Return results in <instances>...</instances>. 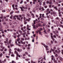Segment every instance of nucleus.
Here are the masks:
<instances>
[{
  "mask_svg": "<svg viewBox=\"0 0 63 63\" xmlns=\"http://www.w3.org/2000/svg\"><path fill=\"white\" fill-rule=\"evenodd\" d=\"M47 18H50V17H51V16H47Z\"/></svg>",
  "mask_w": 63,
  "mask_h": 63,
  "instance_id": "4be33fe9",
  "label": "nucleus"
},
{
  "mask_svg": "<svg viewBox=\"0 0 63 63\" xmlns=\"http://www.w3.org/2000/svg\"><path fill=\"white\" fill-rule=\"evenodd\" d=\"M24 21H27V19L25 18V17H24Z\"/></svg>",
  "mask_w": 63,
  "mask_h": 63,
  "instance_id": "ddd939ff",
  "label": "nucleus"
},
{
  "mask_svg": "<svg viewBox=\"0 0 63 63\" xmlns=\"http://www.w3.org/2000/svg\"><path fill=\"white\" fill-rule=\"evenodd\" d=\"M20 39L19 38L17 39V42H18V43L19 44H20V42H19V41H20Z\"/></svg>",
  "mask_w": 63,
  "mask_h": 63,
  "instance_id": "1a4fd4ad",
  "label": "nucleus"
},
{
  "mask_svg": "<svg viewBox=\"0 0 63 63\" xmlns=\"http://www.w3.org/2000/svg\"><path fill=\"white\" fill-rule=\"evenodd\" d=\"M30 20V18H29V19H27L28 21H29Z\"/></svg>",
  "mask_w": 63,
  "mask_h": 63,
  "instance_id": "8fccbe9b",
  "label": "nucleus"
},
{
  "mask_svg": "<svg viewBox=\"0 0 63 63\" xmlns=\"http://www.w3.org/2000/svg\"><path fill=\"white\" fill-rule=\"evenodd\" d=\"M62 54H63V50H62Z\"/></svg>",
  "mask_w": 63,
  "mask_h": 63,
  "instance_id": "338daca9",
  "label": "nucleus"
},
{
  "mask_svg": "<svg viewBox=\"0 0 63 63\" xmlns=\"http://www.w3.org/2000/svg\"><path fill=\"white\" fill-rule=\"evenodd\" d=\"M35 22H33V24L32 25V26H34L35 25Z\"/></svg>",
  "mask_w": 63,
  "mask_h": 63,
  "instance_id": "3c124183",
  "label": "nucleus"
},
{
  "mask_svg": "<svg viewBox=\"0 0 63 63\" xmlns=\"http://www.w3.org/2000/svg\"><path fill=\"white\" fill-rule=\"evenodd\" d=\"M12 7L13 8V10H15V8L14 7H15V6L14 5H12Z\"/></svg>",
  "mask_w": 63,
  "mask_h": 63,
  "instance_id": "5701e85b",
  "label": "nucleus"
},
{
  "mask_svg": "<svg viewBox=\"0 0 63 63\" xmlns=\"http://www.w3.org/2000/svg\"><path fill=\"white\" fill-rule=\"evenodd\" d=\"M2 12H6V11H5V10H2Z\"/></svg>",
  "mask_w": 63,
  "mask_h": 63,
  "instance_id": "49530a36",
  "label": "nucleus"
},
{
  "mask_svg": "<svg viewBox=\"0 0 63 63\" xmlns=\"http://www.w3.org/2000/svg\"><path fill=\"white\" fill-rule=\"evenodd\" d=\"M49 1L47 0L46 2V3H47V4H48V3H49Z\"/></svg>",
  "mask_w": 63,
  "mask_h": 63,
  "instance_id": "e433bc0d",
  "label": "nucleus"
},
{
  "mask_svg": "<svg viewBox=\"0 0 63 63\" xmlns=\"http://www.w3.org/2000/svg\"><path fill=\"white\" fill-rule=\"evenodd\" d=\"M9 53H11V51H12V50L10 48L9 50Z\"/></svg>",
  "mask_w": 63,
  "mask_h": 63,
  "instance_id": "aec40b11",
  "label": "nucleus"
},
{
  "mask_svg": "<svg viewBox=\"0 0 63 63\" xmlns=\"http://www.w3.org/2000/svg\"><path fill=\"white\" fill-rule=\"evenodd\" d=\"M46 25V24H43V26H45Z\"/></svg>",
  "mask_w": 63,
  "mask_h": 63,
  "instance_id": "4d7b16f0",
  "label": "nucleus"
},
{
  "mask_svg": "<svg viewBox=\"0 0 63 63\" xmlns=\"http://www.w3.org/2000/svg\"><path fill=\"white\" fill-rule=\"evenodd\" d=\"M26 16H28V17H29L30 16V15H29V14L28 13H26Z\"/></svg>",
  "mask_w": 63,
  "mask_h": 63,
  "instance_id": "9d476101",
  "label": "nucleus"
},
{
  "mask_svg": "<svg viewBox=\"0 0 63 63\" xmlns=\"http://www.w3.org/2000/svg\"><path fill=\"white\" fill-rule=\"evenodd\" d=\"M31 16H32V17H33V18H34L35 17L34 14H31Z\"/></svg>",
  "mask_w": 63,
  "mask_h": 63,
  "instance_id": "4468645a",
  "label": "nucleus"
},
{
  "mask_svg": "<svg viewBox=\"0 0 63 63\" xmlns=\"http://www.w3.org/2000/svg\"><path fill=\"white\" fill-rule=\"evenodd\" d=\"M53 37H54V38H56V36H55V35H53Z\"/></svg>",
  "mask_w": 63,
  "mask_h": 63,
  "instance_id": "e2e57ef3",
  "label": "nucleus"
},
{
  "mask_svg": "<svg viewBox=\"0 0 63 63\" xmlns=\"http://www.w3.org/2000/svg\"><path fill=\"white\" fill-rule=\"evenodd\" d=\"M33 37H36V34H33Z\"/></svg>",
  "mask_w": 63,
  "mask_h": 63,
  "instance_id": "052dcab7",
  "label": "nucleus"
},
{
  "mask_svg": "<svg viewBox=\"0 0 63 63\" xmlns=\"http://www.w3.org/2000/svg\"><path fill=\"white\" fill-rule=\"evenodd\" d=\"M14 53H15L16 55V56H18V52L16 51H15L14 52Z\"/></svg>",
  "mask_w": 63,
  "mask_h": 63,
  "instance_id": "423d86ee",
  "label": "nucleus"
},
{
  "mask_svg": "<svg viewBox=\"0 0 63 63\" xmlns=\"http://www.w3.org/2000/svg\"><path fill=\"white\" fill-rule=\"evenodd\" d=\"M27 49L28 50H29V49H30V47H27Z\"/></svg>",
  "mask_w": 63,
  "mask_h": 63,
  "instance_id": "f704fd0d",
  "label": "nucleus"
},
{
  "mask_svg": "<svg viewBox=\"0 0 63 63\" xmlns=\"http://www.w3.org/2000/svg\"><path fill=\"white\" fill-rule=\"evenodd\" d=\"M42 17H43V18H44V14H42Z\"/></svg>",
  "mask_w": 63,
  "mask_h": 63,
  "instance_id": "2f4dec72",
  "label": "nucleus"
},
{
  "mask_svg": "<svg viewBox=\"0 0 63 63\" xmlns=\"http://www.w3.org/2000/svg\"><path fill=\"white\" fill-rule=\"evenodd\" d=\"M6 23L5 22H3V24L4 25H5V24H6Z\"/></svg>",
  "mask_w": 63,
  "mask_h": 63,
  "instance_id": "6e6d98bb",
  "label": "nucleus"
},
{
  "mask_svg": "<svg viewBox=\"0 0 63 63\" xmlns=\"http://www.w3.org/2000/svg\"><path fill=\"white\" fill-rule=\"evenodd\" d=\"M27 34H28V35H29L30 34V33L29 32V31H27Z\"/></svg>",
  "mask_w": 63,
  "mask_h": 63,
  "instance_id": "c756f323",
  "label": "nucleus"
},
{
  "mask_svg": "<svg viewBox=\"0 0 63 63\" xmlns=\"http://www.w3.org/2000/svg\"><path fill=\"white\" fill-rule=\"evenodd\" d=\"M58 30H59V31H61V29H60V28H58Z\"/></svg>",
  "mask_w": 63,
  "mask_h": 63,
  "instance_id": "79ce46f5",
  "label": "nucleus"
},
{
  "mask_svg": "<svg viewBox=\"0 0 63 63\" xmlns=\"http://www.w3.org/2000/svg\"><path fill=\"white\" fill-rule=\"evenodd\" d=\"M3 54L2 53H1L0 54V57H1V56H2Z\"/></svg>",
  "mask_w": 63,
  "mask_h": 63,
  "instance_id": "a18cd8bd",
  "label": "nucleus"
},
{
  "mask_svg": "<svg viewBox=\"0 0 63 63\" xmlns=\"http://www.w3.org/2000/svg\"><path fill=\"white\" fill-rule=\"evenodd\" d=\"M43 6H45L46 5V2L44 1L43 2Z\"/></svg>",
  "mask_w": 63,
  "mask_h": 63,
  "instance_id": "f3484780",
  "label": "nucleus"
},
{
  "mask_svg": "<svg viewBox=\"0 0 63 63\" xmlns=\"http://www.w3.org/2000/svg\"><path fill=\"white\" fill-rule=\"evenodd\" d=\"M19 8L21 9L22 11H23V9L22 7H20Z\"/></svg>",
  "mask_w": 63,
  "mask_h": 63,
  "instance_id": "2eb2a0df",
  "label": "nucleus"
},
{
  "mask_svg": "<svg viewBox=\"0 0 63 63\" xmlns=\"http://www.w3.org/2000/svg\"><path fill=\"white\" fill-rule=\"evenodd\" d=\"M26 31H27V30H24L23 32H25Z\"/></svg>",
  "mask_w": 63,
  "mask_h": 63,
  "instance_id": "603ef678",
  "label": "nucleus"
},
{
  "mask_svg": "<svg viewBox=\"0 0 63 63\" xmlns=\"http://www.w3.org/2000/svg\"><path fill=\"white\" fill-rule=\"evenodd\" d=\"M38 0V2H39L40 3V2H42V0Z\"/></svg>",
  "mask_w": 63,
  "mask_h": 63,
  "instance_id": "473e14b6",
  "label": "nucleus"
},
{
  "mask_svg": "<svg viewBox=\"0 0 63 63\" xmlns=\"http://www.w3.org/2000/svg\"><path fill=\"white\" fill-rule=\"evenodd\" d=\"M3 31V30L2 29V28H0V31H2L1 32L2 33H4V32Z\"/></svg>",
  "mask_w": 63,
  "mask_h": 63,
  "instance_id": "7ed1b4c3",
  "label": "nucleus"
},
{
  "mask_svg": "<svg viewBox=\"0 0 63 63\" xmlns=\"http://www.w3.org/2000/svg\"><path fill=\"white\" fill-rule=\"evenodd\" d=\"M20 42H21V44H25L26 43V42H22L21 40H20Z\"/></svg>",
  "mask_w": 63,
  "mask_h": 63,
  "instance_id": "9b49d317",
  "label": "nucleus"
},
{
  "mask_svg": "<svg viewBox=\"0 0 63 63\" xmlns=\"http://www.w3.org/2000/svg\"><path fill=\"white\" fill-rule=\"evenodd\" d=\"M14 19H16V17H17V15H15L13 16Z\"/></svg>",
  "mask_w": 63,
  "mask_h": 63,
  "instance_id": "6e6552de",
  "label": "nucleus"
},
{
  "mask_svg": "<svg viewBox=\"0 0 63 63\" xmlns=\"http://www.w3.org/2000/svg\"><path fill=\"white\" fill-rule=\"evenodd\" d=\"M43 61H44V59H42L41 60V62H43Z\"/></svg>",
  "mask_w": 63,
  "mask_h": 63,
  "instance_id": "58836bf2",
  "label": "nucleus"
},
{
  "mask_svg": "<svg viewBox=\"0 0 63 63\" xmlns=\"http://www.w3.org/2000/svg\"><path fill=\"white\" fill-rule=\"evenodd\" d=\"M4 43L5 44V46H7V42H6V41H5L4 42Z\"/></svg>",
  "mask_w": 63,
  "mask_h": 63,
  "instance_id": "b1692460",
  "label": "nucleus"
},
{
  "mask_svg": "<svg viewBox=\"0 0 63 63\" xmlns=\"http://www.w3.org/2000/svg\"><path fill=\"white\" fill-rule=\"evenodd\" d=\"M7 49L6 48H5L4 50V51H7Z\"/></svg>",
  "mask_w": 63,
  "mask_h": 63,
  "instance_id": "0e129e2a",
  "label": "nucleus"
},
{
  "mask_svg": "<svg viewBox=\"0 0 63 63\" xmlns=\"http://www.w3.org/2000/svg\"><path fill=\"white\" fill-rule=\"evenodd\" d=\"M6 41H8V38H6Z\"/></svg>",
  "mask_w": 63,
  "mask_h": 63,
  "instance_id": "5fc2aeb1",
  "label": "nucleus"
},
{
  "mask_svg": "<svg viewBox=\"0 0 63 63\" xmlns=\"http://www.w3.org/2000/svg\"><path fill=\"white\" fill-rule=\"evenodd\" d=\"M38 32H40L41 30H43V29L40 28L38 29Z\"/></svg>",
  "mask_w": 63,
  "mask_h": 63,
  "instance_id": "0eeeda50",
  "label": "nucleus"
},
{
  "mask_svg": "<svg viewBox=\"0 0 63 63\" xmlns=\"http://www.w3.org/2000/svg\"><path fill=\"white\" fill-rule=\"evenodd\" d=\"M30 9H31L30 8H28V10H29H29H30Z\"/></svg>",
  "mask_w": 63,
  "mask_h": 63,
  "instance_id": "69168bd1",
  "label": "nucleus"
},
{
  "mask_svg": "<svg viewBox=\"0 0 63 63\" xmlns=\"http://www.w3.org/2000/svg\"><path fill=\"white\" fill-rule=\"evenodd\" d=\"M16 59L17 60H18V57H16Z\"/></svg>",
  "mask_w": 63,
  "mask_h": 63,
  "instance_id": "09e8293b",
  "label": "nucleus"
},
{
  "mask_svg": "<svg viewBox=\"0 0 63 63\" xmlns=\"http://www.w3.org/2000/svg\"><path fill=\"white\" fill-rule=\"evenodd\" d=\"M46 48H48V46L46 45V46L45 47Z\"/></svg>",
  "mask_w": 63,
  "mask_h": 63,
  "instance_id": "c85d7f7f",
  "label": "nucleus"
},
{
  "mask_svg": "<svg viewBox=\"0 0 63 63\" xmlns=\"http://www.w3.org/2000/svg\"><path fill=\"white\" fill-rule=\"evenodd\" d=\"M4 31L5 32H7V31L6 30H4Z\"/></svg>",
  "mask_w": 63,
  "mask_h": 63,
  "instance_id": "774afa93",
  "label": "nucleus"
},
{
  "mask_svg": "<svg viewBox=\"0 0 63 63\" xmlns=\"http://www.w3.org/2000/svg\"><path fill=\"white\" fill-rule=\"evenodd\" d=\"M41 20H44V19L43 18H41Z\"/></svg>",
  "mask_w": 63,
  "mask_h": 63,
  "instance_id": "37998d69",
  "label": "nucleus"
},
{
  "mask_svg": "<svg viewBox=\"0 0 63 63\" xmlns=\"http://www.w3.org/2000/svg\"><path fill=\"white\" fill-rule=\"evenodd\" d=\"M21 15L19 16H17V19L18 20H21V21H22V20L21 19H23V17H21Z\"/></svg>",
  "mask_w": 63,
  "mask_h": 63,
  "instance_id": "f257e3e1",
  "label": "nucleus"
},
{
  "mask_svg": "<svg viewBox=\"0 0 63 63\" xmlns=\"http://www.w3.org/2000/svg\"><path fill=\"white\" fill-rule=\"evenodd\" d=\"M49 11V9H47L46 10L47 12H48Z\"/></svg>",
  "mask_w": 63,
  "mask_h": 63,
  "instance_id": "c03bdc74",
  "label": "nucleus"
},
{
  "mask_svg": "<svg viewBox=\"0 0 63 63\" xmlns=\"http://www.w3.org/2000/svg\"><path fill=\"white\" fill-rule=\"evenodd\" d=\"M11 41H12V40H11V39H10L9 40V41L8 42V43H9V44H11Z\"/></svg>",
  "mask_w": 63,
  "mask_h": 63,
  "instance_id": "a211bd4d",
  "label": "nucleus"
},
{
  "mask_svg": "<svg viewBox=\"0 0 63 63\" xmlns=\"http://www.w3.org/2000/svg\"><path fill=\"white\" fill-rule=\"evenodd\" d=\"M17 51H18V52H21L22 51V49H19L18 48L17 49Z\"/></svg>",
  "mask_w": 63,
  "mask_h": 63,
  "instance_id": "39448f33",
  "label": "nucleus"
},
{
  "mask_svg": "<svg viewBox=\"0 0 63 63\" xmlns=\"http://www.w3.org/2000/svg\"><path fill=\"white\" fill-rule=\"evenodd\" d=\"M50 35H51V39H53V41H54V39H53V36H52V33H50Z\"/></svg>",
  "mask_w": 63,
  "mask_h": 63,
  "instance_id": "20e7f679",
  "label": "nucleus"
},
{
  "mask_svg": "<svg viewBox=\"0 0 63 63\" xmlns=\"http://www.w3.org/2000/svg\"><path fill=\"white\" fill-rule=\"evenodd\" d=\"M27 30H31V29L29 28V27H30V26H29L28 25H27Z\"/></svg>",
  "mask_w": 63,
  "mask_h": 63,
  "instance_id": "f03ea898",
  "label": "nucleus"
},
{
  "mask_svg": "<svg viewBox=\"0 0 63 63\" xmlns=\"http://www.w3.org/2000/svg\"><path fill=\"white\" fill-rule=\"evenodd\" d=\"M53 49L54 50H55V49H56V47H54L53 48Z\"/></svg>",
  "mask_w": 63,
  "mask_h": 63,
  "instance_id": "c9c22d12",
  "label": "nucleus"
},
{
  "mask_svg": "<svg viewBox=\"0 0 63 63\" xmlns=\"http://www.w3.org/2000/svg\"><path fill=\"white\" fill-rule=\"evenodd\" d=\"M6 57H7V58H9L10 57V56H6Z\"/></svg>",
  "mask_w": 63,
  "mask_h": 63,
  "instance_id": "864d4df0",
  "label": "nucleus"
},
{
  "mask_svg": "<svg viewBox=\"0 0 63 63\" xmlns=\"http://www.w3.org/2000/svg\"><path fill=\"white\" fill-rule=\"evenodd\" d=\"M59 58L61 60H63V58L61 57V56H59Z\"/></svg>",
  "mask_w": 63,
  "mask_h": 63,
  "instance_id": "f8f14e48",
  "label": "nucleus"
},
{
  "mask_svg": "<svg viewBox=\"0 0 63 63\" xmlns=\"http://www.w3.org/2000/svg\"><path fill=\"white\" fill-rule=\"evenodd\" d=\"M25 60H26V61H29V60H30V59H25Z\"/></svg>",
  "mask_w": 63,
  "mask_h": 63,
  "instance_id": "a878e982",
  "label": "nucleus"
},
{
  "mask_svg": "<svg viewBox=\"0 0 63 63\" xmlns=\"http://www.w3.org/2000/svg\"><path fill=\"white\" fill-rule=\"evenodd\" d=\"M37 1H33V4H35V2H36Z\"/></svg>",
  "mask_w": 63,
  "mask_h": 63,
  "instance_id": "cd10ccee",
  "label": "nucleus"
},
{
  "mask_svg": "<svg viewBox=\"0 0 63 63\" xmlns=\"http://www.w3.org/2000/svg\"><path fill=\"white\" fill-rule=\"evenodd\" d=\"M22 35H23V37H25V33H23L22 34Z\"/></svg>",
  "mask_w": 63,
  "mask_h": 63,
  "instance_id": "6ab92c4d",
  "label": "nucleus"
},
{
  "mask_svg": "<svg viewBox=\"0 0 63 63\" xmlns=\"http://www.w3.org/2000/svg\"><path fill=\"white\" fill-rule=\"evenodd\" d=\"M54 9H55V10H56V11H57V10H58V9L57 8V7L55 6L54 7Z\"/></svg>",
  "mask_w": 63,
  "mask_h": 63,
  "instance_id": "dca6fc26",
  "label": "nucleus"
},
{
  "mask_svg": "<svg viewBox=\"0 0 63 63\" xmlns=\"http://www.w3.org/2000/svg\"><path fill=\"white\" fill-rule=\"evenodd\" d=\"M47 26V27H50V26L49 25H46Z\"/></svg>",
  "mask_w": 63,
  "mask_h": 63,
  "instance_id": "ea45409f",
  "label": "nucleus"
},
{
  "mask_svg": "<svg viewBox=\"0 0 63 63\" xmlns=\"http://www.w3.org/2000/svg\"><path fill=\"white\" fill-rule=\"evenodd\" d=\"M11 56H12V57H14V56H15V55H14V54H12L11 55Z\"/></svg>",
  "mask_w": 63,
  "mask_h": 63,
  "instance_id": "4c0bfd02",
  "label": "nucleus"
},
{
  "mask_svg": "<svg viewBox=\"0 0 63 63\" xmlns=\"http://www.w3.org/2000/svg\"><path fill=\"white\" fill-rule=\"evenodd\" d=\"M25 54H26L27 55H28V53L27 52H25Z\"/></svg>",
  "mask_w": 63,
  "mask_h": 63,
  "instance_id": "bb28decb",
  "label": "nucleus"
},
{
  "mask_svg": "<svg viewBox=\"0 0 63 63\" xmlns=\"http://www.w3.org/2000/svg\"><path fill=\"white\" fill-rule=\"evenodd\" d=\"M52 14H54V15H55V14H56V13L55 12H53V13H52Z\"/></svg>",
  "mask_w": 63,
  "mask_h": 63,
  "instance_id": "72a5a7b5",
  "label": "nucleus"
},
{
  "mask_svg": "<svg viewBox=\"0 0 63 63\" xmlns=\"http://www.w3.org/2000/svg\"><path fill=\"white\" fill-rule=\"evenodd\" d=\"M55 52L56 53H58V51H57V50H55Z\"/></svg>",
  "mask_w": 63,
  "mask_h": 63,
  "instance_id": "7c9ffc66",
  "label": "nucleus"
},
{
  "mask_svg": "<svg viewBox=\"0 0 63 63\" xmlns=\"http://www.w3.org/2000/svg\"><path fill=\"white\" fill-rule=\"evenodd\" d=\"M39 4L40 5H42V3L41 2H39Z\"/></svg>",
  "mask_w": 63,
  "mask_h": 63,
  "instance_id": "bf43d9fd",
  "label": "nucleus"
},
{
  "mask_svg": "<svg viewBox=\"0 0 63 63\" xmlns=\"http://www.w3.org/2000/svg\"><path fill=\"white\" fill-rule=\"evenodd\" d=\"M40 23H44V22L42 21H41L40 22Z\"/></svg>",
  "mask_w": 63,
  "mask_h": 63,
  "instance_id": "a19ab883",
  "label": "nucleus"
},
{
  "mask_svg": "<svg viewBox=\"0 0 63 63\" xmlns=\"http://www.w3.org/2000/svg\"><path fill=\"white\" fill-rule=\"evenodd\" d=\"M27 2H26V1H25L24 2V3L25 4H26L27 3Z\"/></svg>",
  "mask_w": 63,
  "mask_h": 63,
  "instance_id": "680f3d73",
  "label": "nucleus"
},
{
  "mask_svg": "<svg viewBox=\"0 0 63 63\" xmlns=\"http://www.w3.org/2000/svg\"><path fill=\"white\" fill-rule=\"evenodd\" d=\"M32 42H34V39H33L32 40Z\"/></svg>",
  "mask_w": 63,
  "mask_h": 63,
  "instance_id": "13d9d810",
  "label": "nucleus"
},
{
  "mask_svg": "<svg viewBox=\"0 0 63 63\" xmlns=\"http://www.w3.org/2000/svg\"><path fill=\"white\" fill-rule=\"evenodd\" d=\"M53 57H54V56L53 55H52L51 58L52 60H53Z\"/></svg>",
  "mask_w": 63,
  "mask_h": 63,
  "instance_id": "412c9836",
  "label": "nucleus"
},
{
  "mask_svg": "<svg viewBox=\"0 0 63 63\" xmlns=\"http://www.w3.org/2000/svg\"><path fill=\"white\" fill-rule=\"evenodd\" d=\"M31 63H36V62H33L32 61H31Z\"/></svg>",
  "mask_w": 63,
  "mask_h": 63,
  "instance_id": "393cba45",
  "label": "nucleus"
},
{
  "mask_svg": "<svg viewBox=\"0 0 63 63\" xmlns=\"http://www.w3.org/2000/svg\"><path fill=\"white\" fill-rule=\"evenodd\" d=\"M24 24H26L27 23V22H24Z\"/></svg>",
  "mask_w": 63,
  "mask_h": 63,
  "instance_id": "de8ad7c7",
  "label": "nucleus"
}]
</instances>
